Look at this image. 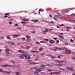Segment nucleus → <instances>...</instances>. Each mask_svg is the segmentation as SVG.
I'll list each match as a JSON object with an SVG mask.
<instances>
[{
    "label": "nucleus",
    "instance_id": "nucleus-1",
    "mask_svg": "<svg viewBox=\"0 0 75 75\" xmlns=\"http://www.w3.org/2000/svg\"><path fill=\"white\" fill-rule=\"evenodd\" d=\"M0 72H2V73H6L7 74H11V71H6L3 70L2 69H0Z\"/></svg>",
    "mask_w": 75,
    "mask_h": 75
},
{
    "label": "nucleus",
    "instance_id": "nucleus-2",
    "mask_svg": "<svg viewBox=\"0 0 75 75\" xmlns=\"http://www.w3.org/2000/svg\"><path fill=\"white\" fill-rule=\"evenodd\" d=\"M31 69H36L35 71H37L38 72H41L42 70H41L40 69H38L37 67L32 68Z\"/></svg>",
    "mask_w": 75,
    "mask_h": 75
},
{
    "label": "nucleus",
    "instance_id": "nucleus-3",
    "mask_svg": "<svg viewBox=\"0 0 75 75\" xmlns=\"http://www.w3.org/2000/svg\"><path fill=\"white\" fill-rule=\"evenodd\" d=\"M1 67H12L13 66L11 65H9L8 64H5L2 65H1Z\"/></svg>",
    "mask_w": 75,
    "mask_h": 75
},
{
    "label": "nucleus",
    "instance_id": "nucleus-4",
    "mask_svg": "<svg viewBox=\"0 0 75 75\" xmlns=\"http://www.w3.org/2000/svg\"><path fill=\"white\" fill-rule=\"evenodd\" d=\"M24 57H25V59H27V58H28V55L26 54H24Z\"/></svg>",
    "mask_w": 75,
    "mask_h": 75
},
{
    "label": "nucleus",
    "instance_id": "nucleus-5",
    "mask_svg": "<svg viewBox=\"0 0 75 75\" xmlns=\"http://www.w3.org/2000/svg\"><path fill=\"white\" fill-rule=\"evenodd\" d=\"M24 54H21L19 56V58H23V57H24Z\"/></svg>",
    "mask_w": 75,
    "mask_h": 75
},
{
    "label": "nucleus",
    "instance_id": "nucleus-6",
    "mask_svg": "<svg viewBox=\"0 0 75 75\" xmlns=\"http://www.w3.org/2000/svg\"><path fill=\"white\" fill-rule=\"evenodd\" d=\"M66 69H67V70H72V68H69L68 67H67Z\"/></svg>",
    "mask_w": 75,
    "mask_h": 75
},
{
    "label": "nucleus",
    "instance_id": "nucleus-7",
    "mask_svg": "<svg viewBox=\"0 0 75 75\" xmlns=\"http://www.w3.org/2000/svg\"><path fill=\"white\" fill-rule=\"evenodd\" d=\"M54 48H55V49H57V50H63V49L61 48H58V47H55Z\"/></svg>",
    "mask_w": 75,
    "mask_h": 75
},
{
    "label": "nucleus",
    "instance_id": "nucleus-8",
    "mask_svg": "<svg viewBox=\"0 0 75 75\" xmlns=\"http://www.w3.org/2000/svg\"><path fill=\"white\" fill-rule=\"evenodd\" d=\"M25 40H26V41L30 42V41H31V39H26Z\"/></svg>",
    "mask_w": 75,
    "mask_h": 75
},
{
    "label": "nucleus",
    "instance_id": "nucleus-9",
    "mask_svg": "<svg viewBox=\"0 0 75 75\" xmlns=\"http://www.w3.org/2000/svg\"><path fill=\"white\" fill-rule=\"evenodd\" d=\"M18 52H22L23 53H24V52H25L24 51H22L21 50H18Z\"/></svg>",
    "mask_w": 75,
    "mask_h": 75
},
{
    "label": "nucleus",
    "instance_id": "nucleus-10",
    "mask_svg": "<svg viewBox=\"0 0 75 75\" xmlns=\"http://www.w3.org/2000/svg\"><path fill=\"white\" fill-rule=\"evenodd\" d=\"M13 37H19L20 36V35H13Z\"/></svg>",
    "mask_w": 75,
    "mask_h": 75
},
{
    "label": "nucleus",
    "instance_id": "nucleus-11",
    "mask_svg": "<svg viewBox=\"0 0 75 75\" xmlns=\"http://www.w3.org/2000/svg\"><path fill=\"white\" fill-rule=\"evenodd\" d=\"M5 51H6V52H9V51H10V49L7 48L6 49Z\"/></svg>",
    "mask_w": 75,
    "mask_h": 75
},
{
    "label": "nucleus",
    "instance_id": "nucleus-12",
    "mask_svg": "<svg viewBox=\"0 0 75 75\" xmlns=\"http://www.w3.org/2000/svg\"><path fill=\"white\" fill-rule=\"evenodd\" d=\"M41 67H42L43 68H45V64H42V65L40 66Z\"/></svg>",
    "mask_w": 75,
    "mask_h": 75
},
{
    "label": "nucleus",
    "instance_id": "nucleus-13",
    "mask_svg": "<svg viewBox=\"0 0 75 75\" xmlns=\"http://www.w3.org/2000/svg\"><path fill=\"white\" fill-rule=\"evenodd\" d=\"M43 50V48L42 47H40L39 49V50L40 51H42Z\"/></svg>",
    "mask_w": 75,
    "mask_h": 75
},
{
    "label": "nucleus",
    "instance_id": "nucleus-14",
    "mask_svg": "<svg viewBox=\"0 0 75 75\" xmlns=\"http://www.w3.org/2000/svg\"><path fill=\"white\" fill-rule=\"evenodd\" d=\"M11 63H13V64H15V63H16V62L13 60H11Z\"/></svg>",
    "mask_w": 75,
    "mask_h": 75
},
{
    "label": "nucleus",
    "instance_id": "nucleus-15",
    "mask_svg": "<svg viewBox=\"0 0 75 75\" xmlns=\"http://www.w3.org/2000/svg\"><path fill=\"white\" fill-rule=\"evenodd\" d=\"M49 42H50V43L51 44H54V41H53L52 40H51L50 41H49Z\"/></svg>",
    "mask_w": 75,
    "mask_h": 75
},
{
    "label": "nucleus",
    "instance_id": "nucleus-16",
    "mask_svg": "<svg viewBox=\"0 0 75 75\" xmlns=\"http://www.w3.org/2000/svg\"><path fill=\"white\" fill-rule=\"evenodd\" d=\"M58 69H60V70H61V71H65V70L62 69V68L61 67H58Z\"/></svg>",
    "mask_w": 75,
    "mask_h": 75
},
{
    "label": "nucleus",
    "instance_id": "nucleus-17",
    "mask_svg": "<svg viewBox=\"0 0 75 75\" xmlns=\"http://www.w3.org/2000/svg\"><path fill=\"white\" fill-rule=\"evenodd\" d=\"M32 52H36V53H38L39 52L37 51H33Z\"/></svg>",
    "mask_w": 75,
    "mask_h": 75
},
{
    "label": "nucleus",
    "instance_id": "nucleus-18",
    "mask_svg": "<svg viewBox=\"0 0 75 75\" xmlns=\"http://www.w3.org/2000/svg\"><path fill=\"white\" fill-rule=\"evenodd\" d=\"M58 37H60V38H62V39H63L64 40V39H65V38H64V37H63L59 35Z\"/></svg>",
    "mask_w": 75,
    "mask_h": 75
},
{
    "label": "nucleus",
    "instance_id": "nucleus-19",
    "mask_svg": "<svg viewBox=\"0 0 75 75\" xmlns=\"http://www.w3.org/2000/svg\"><path fill=\"white\" fill-rule=\"evenodd\" d=\"M56 67H60V64H54Z\"/></svg>",
    "mask_w": 75,
    "mask_h": 75
},
{
    "label": "nucleus",
    "instance_id": "nucleus-20",
    "mask_svg": "<svg viewBox=\"0 0 75 75\" xmlns=\"http://www.w3.org/2000/svg\"><path fill=\"white\" fill-rule=\"evenodd\" d=\"M33 21L34 22H35V23H36V22H38V20H33Z\"/></svg>",
    "mask_w": 75,
    "mask_h": 75
},
{
    "label": "nucleus",
    "instance_id": "nucleus-21",
    "mask_svg": "<svg viewBox=\"0 0 75 75\" xmlns=\"http://www.w3.org/2000/svg\"><path fill=\"white\" fill-rule=\"evenodd\" d=\"M25 37L26 38H30V36H28V35H27Z\"/></svg>",
    "mask_w": 75,
    "mask_h": 75
},
{
    "label": "nucleus",
    "instance_id": "nucleus-22",
    "mask_svg": "<svg viewBox=\"0 0 75 75\" xmlns=\"http://www.w3.org/2000/svg\"><path fill=\"white\" fill-rule=\"evenodd\" d=\"M71 17H75V14H71Z\"/></svg>",
    "mask_w": 75,
    "mask_h": 75
},
{
    "label": "nucleus",
    "instance_id": "nucleus-23",
    "mask_svg": "<svg viewBox=\"0 0 75 75\" xmlns=\"http://www.w3.org/2000/svg\"><path fill=\"white\" fill-rule=\"evenodd\" d=\"M16 75H20V73L18 72H16Z\"/></svg>",
    "mask_w": 75,
    "mask_h": 75
},
{
    "label": "nucleus",
    "instance_id": "nucleus-24",
    "mask_svg": "<svg viewBox=\"0 0 75 75\" xmlns=\"http://www.w3.org/2000/svg\"><path fill=\"white\" fill-rule=\"evenodd\" d=\"M4 36H1L0 38L1 40H2V39H4Z\"/></svg>",
    "mask_w": 75,
    "mask_h": 75
},
{
    "label": "nucleus",
    "instance_id": "nucleus-25",
    "mask_svg": "<svg viewBox=\"0 0 75 75\" xmlns=\"http://www.w3.org/2000/svg\"><path fill=\"white\" fill-rule=\"evenodd\" d=\"M22 20H23V21H28V20L27 19H22Z\"/></svg>",
    "mask_w": 75,
    "mask_h": 75
},
{
    "label": "nucleus",
    "instance_id": "nucleus-26",
    "mask_svg": "<svg viewBox=\"0 0 75 75\" xmlns=\"http://www.w3.org/2000/svg\"><path fill=\"white\" fill-rule=\"evenodd\" d=\"M30 64H38V63L36 62H33V63H31Z\"/></svg>",
    "mask_w": 75,
    "mask_h": 75
},
{
    "label": "nucleus",
    "instance_id": "nucleus-27",
    "mask_svg": "<svg viewBox=\"0 0 75 75\" xmlns=\"http://www.w3.org/2000/svg\"><path fill=\"white\" fill-rule=\"evenodd\" d=\"M25 48L26 49H30V47L29 46H27L25 47Z\"/></svg>",
    "mask_w": 75,
    "mask_h": 75
},
{
    "label": "nucleus",
    "instance_id": "nucleus-28",
    "mask_svg": "<svg viewBox=\"0 0 75 75\" xmlns=\"http://www.w3.org/2000/svg\"><path fill=\"white\" fill-rule=\"evenodd\" d=\"M21 23H22V24H26V23H25V22H24V21H22L21 22Z\"/></svg>",
    "mask_w": 75,
    "mask_h": 75
},
{
    "label": "nucleus",
    "instance_id": "nucleus-29",
    "mask_svg": "<svg viewBox=\"0 0 75 75\" xmlns=\"http://www.w3.org/2000/svg\"><path fill=\"white\" fill-rule=\"evenodd\" d=\"M40 42L41 43H45V42L44 41H40Z\"/></svg>",
    "mask_w": 75,
    "mask_h": 75
},
{
    "label": "nucleus",
    "instance_id": "nucleus-30",
    "mask_svg": "<svg viewBox=\"0 0 75 75\" xmlns=\"http://www.w3.org/2000/svg\"><path fill=\"white\" fill-rule=\"evenodd\" d=\"M41 55H45V53H42L40 54Z\"/></svg>",
    "mask_w": 75,
    "mask_h": 75
},
{
    "label": "nucleus",
    "instance_id": "nucleus-31",
    "mask_svg": "<svg viewBox=\"0 0 75 75\" xmlns=\"http://www.w3.org/2000/svg\"><path fill=\"white\" fill-rule=\"evenodd\" d=\"M70 42H74V40L72 39H70Z\"/></svg>",
    "mask_w": 75,
    "mask_h": 75
},
{
    "label": "nucleus",
    "instance_id": "nucleus-32",
    "mask_svg": "<svg viewBox=\"0 0 75 75\" xmlns=\"http://www.w3.org/2000/svg\"><path fill=\"white\" fill-rule=\"evenodd\" d=\"M47 71H52V70H50V69H47Z\"/></svg>",
    "mask_w": 75,
    "mask_h": 75
},
{
    "label": "nucleus",
    "instance_id": "nucleus-33",
    "mask_svg": "<svg viewBox=\"0 0 75 75\" xmlns=\"http://www.w3.org/2000/svg\"><path fill=\"white\" fill-rule=\"evenodd\" d=\"M11 44H12V45H15V43H14L13 42H11Z\"/></svg>",
    "mask_w": 75,
    "mask_h": 75
},
{
    "label": "nucleus",
    "instance_id": "nucleus-34",
    "mask_svg": "<svg viewBox=\"0 0 75 75\" xmlns=\"http://www.w3.org/2000/svg\"><path fill=\"white\" fill-rule=\"evenodd\" d=\"M44 40H45V41H48V39H44Z\"/></svg>",
    "mask_w": 75,
    "mask_h": 75
},
{
    "label": "nucleus",
    "instance_id": "nucleus-35",
    "mask_svg": "<svg viewBox=\"0 0 75 75\" xmlns=\"http://www.w3.org/2000/svg\"><path fill=\"white\" fill-rule=\"evenodd\" d=\"M65 51L66 52H68H68H71V51L69 50H66Z\"/></svg>",
    "mask_w": 75,
    "mask_h": 75
},
{
    "label": "nucleus",
    "instance_id": "nucleus-36",
    "mask_svg": "<svg viewBox=\"0 0 75 75\" xmlns=\"http://www.w3.org/2000/svg\"><path fill=\"white\" fill-rule=\"evenodd\" d=\"M65 53L66 54H70V52H65Z\"/></svg>",
    "mask_w": 75,
    "mask_h": 75
},
{
    "label": "nucleus",
    "instance_id": "nucleus-37",
    "mask_svg": "<svg viewBox=\"0 0 75 75\" xmlns=\"http://www.w3.org/2000/svg\"><path fill=\"white\" fill-rule=\"evenodd\" d=\"M9 14H10V13H6L5 14V15H6V16H8V15H9Z\"/></svg>",
    "mask_w": 75,
    "mask_h": 75
},
{
    "label": "nucleus",
    "instance_id": "nucleus-38",
    "mask_svg": "<svg viewBox=\"0 0 75 75\" xmlns=\"http://www.w3.org/2000/svg\"><path fill=\"white\" fill-rule=\"evenodd\" d=\"M28 62H31L32 61L30 59V60H28Z\"/></svg>",
    "mask_w": 75,
    "mask_h": 75
},
{
    "label": "nucleus",
    "instance_id": "nucleus-39",
    "mask_svg": "<svg viewBox=\"0 0 75 75\" xmlns=\"http://www.w3.org/2000/svg\"><path fill=\"white\" fill-rule=\"evenodd\" d=\"M63 65H63V64H60V67H62Z\"/></svg>",
    "mask_w": 75,
    "mask_h": 75
},
{
    "label": "nucleus",
    "instance_id": "nucleus-40",
    "mask_svg": "<svg viewBox=\"0 0 75 75\" xmlns=\"http://www.w3.org/2000/svg\"><path fill=\"white\" fill-rule=\"evenodd\" d=\"M55 74H61V73H59V72H55Z\"/></svg>",
    "mask_w": 75,
    "mask_h": 75
},
{
    "label": "nucleus",
    "instance_id": "nucleus-41",
    "mask_svg": "<svg viewBox=\"0 0 75 75\" xmlns=\"http://www.w3.org/2000/svg\"><path fill=\"white\" fill-rule=\"evenodd\" d=\"M53 39H54V40H57V38H53Z\"/></svg>",
    "mask_w": 75,
    "mask_h": 75
},
{
    "label": "nucleus",
    "instance_id": "nucleus-42",
    "mask_svg": "<svg viewBox=\"0 0 75 75\" xmlns=\"http://www.w3.org/2000/svg\"><path fill=\"white\" fill-rule=\"evenodd\" d=\"M56 62H59V63H60V61L56 60Z\"/></svg>",
    "mask_w": 75,
    "mask_h": 75
},
{
    "label": "nucleus",
    "instance_id": "nucleus-43",
    "mask_svg": "<svg viewBox=\"0 0 75 75\" xmlns=\"http://www.w3.org/2000/svg\"><path fill=\"white\" fill-rule=\"evenodd\" d=\"M60 63H64V62L62 61H60Z\"/></svg>",
    "mask_w": 75,
    "mask_h": 75
},
{
    "label": "nucleus",
    "instance_id": "nucleus-44",
    "mask_svg": "<svg viewBox=\"0 0 75 75\" xmlns=\"http://www.w3.org/2000/svg\"><path fill=\"white\" fill-rule=\"evenodd\" d=\"M50 23L52 24H54V21H51L50 22Z\"/></svg>",
    "mask_w": 75,
    "mask_h": 75
},
{
    "label": "nucleus",
    "instance_id": "nucleus-45",
    "mask_svg": "<svg viewBox=\"0 0 75 75\" xmlns=\"http://www.w3.org/2000/svg\"><path fill=\"white\" fill-rule=\"evenodd\" d=\"M66 28H68V29H69L70 28H71L70 27H67Z\"/></svg>",
    "mask_w": 75,
    "mask_h": 75
},
{
    "label": "nucleus",
    "instance_id": "nucleus-46",
    "mask_svg": "<svg viewBox=\"0 0 75 75\" xmlns=\"http://www.w3.org/2000/svg\"><path fill=\"white\" fill-rule=\"evenodd\" d=\"M47 57H51V56H52V55H50L49 54L47 55Z\"/></svg>",
    "mask_w": 75,
    "mask_h": 75
},
{
    "label": "nucleus",
    "instance_id": "nucleus-47",
    "mask_svg": "<svg viewBox=\"0 0 75 75\" xmlns=\"http://www.w3.org/2000/svg\"><path fill=\"white\" fill-rule=\"evenodd\" d=\"M36 44H40V43L39 42H36Z\"/></svg>",
    "mask_w": 75,
    "mask_h": 75
},
{
    "label": "nucleus",
    "instance_id": "nucleus-48",
    "mask_svg": "<svg viewBox=\"0 0 75 75\" xmlns=\"http://www.w3.org/2000/svg\"><path fill=\"white\" fill-rule=\"evenodd\" d=\"M13 67H18V66L15 65H13Z\"/></svg>",
    "mask_w": 75,
    "mask_h": 75
},
{
    "label": "nucleus",
    "instance_id": "nucleus-49",
    "mask_svg": "<svg viewBox=\"0 0 75 75\" xmlns=\"http://www.w3.org/2000/svg\"><path fill=\"white\" fill-rule=\"evenodd\" d=\"M31 59V57H30V56L28 57V59Z\"/></svg>",
    "mask_w": 75,
    "mask_h": 75
},
{
    "label": "nucleus",
    "instance_id": "nucleus-50",
    "mask_svg": "<svg viewBox=\"0 0 75 75\" xmlns=\"http://www.w3.org/2000/svg\"><path fill=\"white\" fill-rule=\"evenodd\" d=\"M60 26H65V25H63V24H62L61 25H59Z\"/></svg>",
    "mask_w": 75,
    "mask_h": 75
},
{
    "label": "nucleus",
    "instance_id": "nucleus-51",
    "mask_svg": "<svg viewBox=\"0 0 75 75\" xmlns=\"http://www.w3.org/2000/svg\"><path fill=\"white\" fill-rule=\"evenodd\" d=\"M6 54H11V53L8 52H6Z\"/></svg>",
    "mask_w": 75,
    "mask_h": 75
},
{
    "label": "nucleus",
    "instance_id": "nucleus-52",
    "mask_svg": "<svg viewBox=\"0 0 75 75\" xmlns=\"http://www.w3.org/2000/svg\"><path fill=\"white\" fill-rule=\"evenodd\" d=\"M34 73H35V74H38V72L37 71H35Z\"/></svg>",
    "mask_w": 75,
    "mask_h": 75
},
{
    "label": "nucleus",
    "instance_id": "nucleus-53",
    "mask_svg": "<svg viewBox=\"0 0 75 75\" xmlns=\"http://www.w3.org/2000/svg\"><path fill=\"white\" fill-rule=\"evenodd\" d=\"M65 45H68V43H65Z\"/></svg>",
    "mask_w": 75,
    "mask_h": 75
},
{
    "label": "nucleus",
    "instance_id": "nucleus-54",
    "mask_svg": "<svg viewBox=\"0 0 75 75\" xmlns=\"http://www.w3.org/2000/svg\"><path fill=\"white\" fill-rule=\"evenodd\" d=\"M72 59H75V57H71Z\"/></svg>",
    "mask_w": 75,
    "mask_h": 75
},
{
    "label": "nucleus",
    "instance_id": "nucleus-55",
    "mask_svg": "<svg viewBox=\"0 0 75 75\" xmlns=\"http://www.w3.org/2000/svg\"><path fill=\"white\" fill-rule=\"evenodd\" d=\"M7 39H10V38L8 36H6Z\"/></svg>",
    "mask_w": 75,
    "mask_h": 75
},
{
    "label": "nucleus",
    "instance_id": "nucleus-56",
    "mask_svg": "<svg viewBox=\"0 0 75 75\" xmlns=\"http://www.w3.org/2000/svg\"><path fill=\"white\" fill-rule=\"evenodd\" d=\"M41 69H42L44 70V69H45V68H43L42 67L41 68Z\"/></svg>",
    "mask_w": 75,
    "mask_h": 75
},
{
    "label": "nucleus",
    "instance_id": "nucleus-57",
    "mask_svg": "<svg viewBox=\"0 0 75 75\" xmlns=\"http://www.w3.org/2000/svg\"><path fill=\"white\" fill-rule=\"evenodd\" d=\"M40 11H41V10H39V12H38L39 14H40Z\"/></svg>",
    "mask_w": 75,
    "mask_h": 75
},
{
    "label": "nucleus",
    "instance_id": "nucleus-58",
    "mask_svg": "<svg viewBox=\"0 0 75 75\" xmlns=\"http://www.w3.org/2000/svg\"><path fill=\"white\" fill-rule=\"evenodd\" d=\"M57 41L58 43H59V40H57Z\"/></svg>",
    "mask_w": 75,
    "mask_h": 75
},
{
    "label": "nucleus",
    "instance_id": "nucleus-59",
    "mask_svg": "<svg viewBox=\"0 0 75 75\" xmlns=\"http://www.w3.org/2000/svg\"><path fill=\"white\" fill-rule=\"evenodd\" d=\"M15 26H18V24H16L15 25Z\"/></svg>",
    "mask_w": 75,
    "mask_h": 75
},
{
    "label": "nucleus",
    "instance_id": "nucleus-60",
    "mask_svg": "<svg viewBox=\"0 0 75 75\" xmlns=\"http://www.w3.org/2000/svg\"><path fill=\"white\" fill-rule=\"evenodd\" d=\"M54 18H58V16H55Z\"/></svg>",
    "mask_w": 75,
    "mask_h": 75
},
{
    "label": "nucleus",
    "instance_id": "nucleus-61",
    "mask_svg": "<svg viewBox=\"0 0 75 75\" xmlns=\"http://www.w3.org/2000/svg\"><path fill=\"white\" fill-rule=\"evenodd\" d=\"M9 24H10L11 25V24H12V23H11V22H9Z\"/></svg>",
    "mask_w": 75,
    "mask_h": 75
},
{
    "label": "nucleus",
    "instance_id": "nucleus-62",
    "mask_svg": "<svg viewBox=\"0 0 75 75\" xmlns=\"http://www.w3.org/2000/svg\"><path fill=\"white\" fill-rule=\"evenodd\" d=\"M51 58H52V59H54V57L53 56L51 57Z\"/></svg>",
    "mask_w": 75,
    "mask_h": 75
},
{
    "label": "nucleus",
    "instance_id": "nucleus-63",
    "mask_svg": "<svg viewBox=\"0 0 75 75\" xmlns=\"http://www.w3.org/2000/svg\"><path fill=\"white\" fill-rule=\"evenodd\" d=\"M53 51H57V50L56 49H53Z\"/></svg>",
    "mask_w": 75,
    "mask_h": 75
},
{
    "label": "nucleus",
    "instance_id": "nucleus-64",
    "mask_svg": "<svg viewBox=\"0 0 75 75\" xmlns=\"http://www.w3.org/2000/svg\"><path fill=\"white\" fill-rule=\"evenodd\" d=\"M4 17H5V18H6V17H8V16H6V15H5L4 16Z\"/></svg>",
    "mask_w": 75,
    "mask_h": 75
}]
</instances>
